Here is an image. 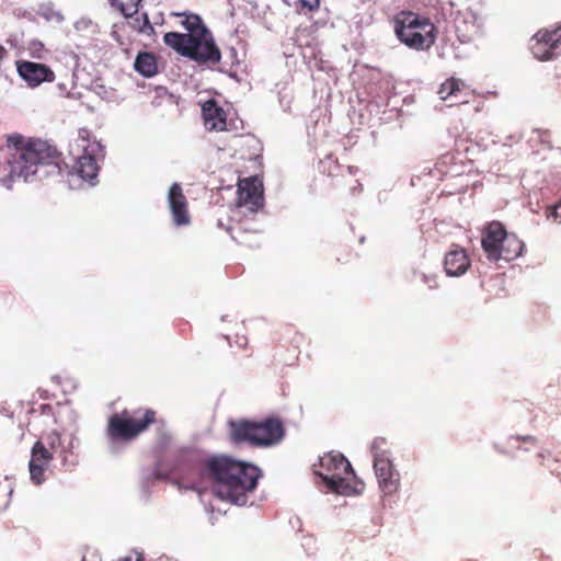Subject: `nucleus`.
Listing matches in <instances>:
<instances>
[{
	"mask_svg": "<svg viewBox=\"0 0 561 561\" xmlns=\"http://www.w3.org/2000/svg\"><path fill=\"white\" fill-rule=\"evenodd\" d=\"M178 16H183V21H181V25L185 27L186 34L183 35H193V36H209L210 32L203 22L199 15L196 14H185L180 13Z\"/></svg>",
	"mask_w": 561,
	"mask_h": 561,
	"instance_id": "nucleus-21",
	"label": "nucleus"
},
{
	"mask_svg": "<svg viewBox=\"0 0 561 561\" xmlns=\"http://www.w3.org/2000/svg\"><path fill=\"white\" fill-rule=\"evenodd\" d=\"M54 459H57V456L32 453L27 468H30V480H32L33 484L39 485L46 481V470L48 469L49 462Z\"/></svg>",
	"mask_w": 561,
	"mask_h": 561,
	"instance_id": "nucleus-18",
	"label": "nucleus"
},
{
	"mask_svg": "<svg viewBox=\"0 0 561 561\" xmlns=\"http://www.w3.org/2000/svg\"><path fill=\"white\" fill-rule=\"evenodd\" d=\"M469 561H474V560H469Z\"/></svg>",
	"mask_w": 561,
	"mask_h": 561,
	"instance_id": "nucleus-34",
	"label": "nucleus"
},
{
	"mask_svg": "<svg viewBox=\"0 0 561 561\" xmlns=\"http://www.w3.org/2000/svg\"><path fill=\"white\" fill-rule=\"evenodd\" d=\"M32 453L58 456L64 467L75 465L72 439H70V436L62 435L57 431H51L41 436L39 440L33 444Z\"/></svg>",
	"mask_w": 561,
	"mask_h": 561,
	"instance_id": "nucleus-11",
	"label": "nucleus"
},
{
	"mask_svg": "<svg viewBox=\"0 0 561 561\" xmlns=\"http://www.w3.org/2000/svg\"><path fill=\"white\" fill-rule=\"evenodd\" d=\"M320 467L323 471L318 472V476L331 492L351 496L363 491V482L355 478L351 463L343 455L327 454L321 458Z\"/></svg>",
	"mask_w": 561,
	"mask_h": 561,
	"instance_id": "nucleus-6",
	"label": "nucleus"
},
{
	"mask_svg": "<svg viewBox=\"0 0 561 561\" xmlns=\"http://www.w3.org/2000/svg\"><path fill=\"white\" fill-rule=\"evenodd\" d=\"M228 440L236 446L245 444L250 447L264 448L278 444L285 435L283 422L277 416L261 421L240 419L228 421Z\"/></svg>",
	"mask_w": 561,
	"mask_h": 561,
	"instance_id": "nucleus-3",
	"label": "nucleus"
},
{
	"mask_svg": "<svg viewBox=\"0 0 561 561\" xmlns=\"http://www.w3.org/2000/svg\"><path fill=\"white\" fill-rule=\"evenodd\" d=\"M12 496V483L7 478H0V513L4 512L10 505Z\"/></svg>",
	"mask_w": 561,
	"mask_h": 561,
	"instance_id": "nucleus-23",
	"label": "nucleus"
},
{
	"mask_svg": "<svg viewBox=\"0 0 561 561\" xmlns=\"http://www.w3.org/2000/svg\"><path fill=\"white\" fill-rule=\"evenodd\" d=\"M559 28L554 31L549 30H540L537 31V34L534 35V39H531V54L536 57L537 60L547 61L553 59L556 54L553 50L558 48V45L561 44V34L558 35Z\"/></svg>",
	"mask_w": 561,
	"mask_h": 561,
	"instance_id": "nucleus-13",
	"label": "nucleus"
},
{
	"mask_svg": "<svg viewBox=\"0 0 561 561\" xmlns=\"http://www.w3.org/2000/svg\"><path fill=\"white\" fill-rule=\"evenodd\" d=\"M515 439L520 443L537 444V438L533 435L515 436Z\"/></svg>",
	"mask_w": 561,
	"mask_h": 561,
	"instance_id": "nucleus-27",
	"label": "nucleus"
},
{
	"mask_svg": "<svg viewBox=\"0 0 561 561\" xmlns=\"http://www.w3.org/2000/svg\"><path fill=\"white\" fill-rule=\"evenodd\" d=\"M134 69L139 75L151 78L158 72V65L156 64V57L150 51L139 53L134 61Z\"/></svg>",
	"mask_w": 561,
	"mask_h": 561,
	"instance_id": "nucleus-20",
	"label": "nucleus"
},
{
	"mask_svg": "<svg viewBox=\"0 0 561 561\" xmlns=\"http://www.w3.org/2000/svg\"><path fill=\"white\" fill-rule=\"evenodd\" d=\"M480 247H482V251L486 254L488 260L492 262L500 260L511 262L519 257L523 251L522 240L516 234L508 233L500 221H490L482 229Z\"/></svg>",
	"mask_w": 561,
	"mask_h": 561,
	"instance_id": "nucleus-8",
	"label": "nucleus"
},
{
	"mask_svg": "<svg viewBox=\"0 0 561 561\" xmlns=\"http://www.w3.org/2000/svg\"><path fill=\"white\" fill-rule=\"evenodd\" d=\"M82 561H85V559H82Z\"/></svg>",
	"mask_w": 561,
	"mask_h": 561,
	"instance_id": "nucleus-33",
	"label": "nucleus"
},
{
	"mask_svg": "<svg viewBox=\"0 0 561 561\" xmlns=\"http://www.w3.org/2000/svg\"><path fill=\"white\" fill-rule=\"evenodd\" d=\"M451 162H453L451 153H445V156H443V157H440V159H438L437 164H435V168H437L438 172L446 173V169L444 167Z\"/></svg>",
	"mask_w": 561,
	"mask_h": 561,
	"instance_id": "nucleus-25",
	"label": "nucleus"
},
{
	"mask_svg": "<svg viewBox=\"0 0 561 561\" xmlns=\"http://www.w3.org/2000/svg\"><path fill=\"white\" fill-rule=\"evenodd\" d=\"M7 56V49L2 46H0V60Z\"/></svg>",
	"mask_w": 561,
	"mask_h": 561,
	"instance_id": "nucleus-28",
	"label": "nucleus"
},
{
	"mask_svg": "<svg viewBox=\"0 0 561 561\" xmlns=\"http://www.w3.org/2000/svg\"><path fill=\"white\" fill-rule=\"evenodd\" d=\"M9 176L30 181L34 178L61 176L59 152L42 139L12 135L7 139Z\"/></svg>",
	"mask_w": 561,
	"mask_h": 561,
	"instance_id": "nucleus-1",
	"label": "nucleus"
},
{
	"mask_svg": "<svg viewBox=\"0 0 561 561\" xmlns=\"http://www.w3.org/2000/svg\"><path fill=\"white\" fill-rule=\"evenodd\" d=\"M121 561H142L139 557H136V560H133L131 558H126L124 560H121Z\"/></svg>",
	"mask_w": 561,
	"mask_h": 561,
	"instance_id": "nucleus-30",
	"label": "nucleus"
},
{
	"mask_svg": "<svg viewBox=\"0 0 561 561\" xmlns=\"http://www.w3.org/2000/svg\"><path fill=\"white\" fill-rule=\"evenodd\" d=\"M204 474L215 483L217 495L224 501L242 505L247 494L256 489L260 469L249 462L219 455L204 460Z\"/></svg>",
	"mask_w": 561,
	"mask_h": 561,
	"instance_id": "nucleus-2",
	"label": "nucleus"
},
{
	"mask_svg": "<svg viewBox=\"0 0 561 561\" xmlns=\"http://www.w3.org/2000/svg\"><path fill=\"white\" fill-rule=\"evenodd\" d=\"M560 207H561V201H560Z\"/></svg>",
	"mask_w": 561,
	"mask_h": 561,
	"instance_id": "nucleus-32",
	"label": "nucleus"
},
{
	"mask_svg": "<svg viewBox=\"0 0 561 561\" xmlns=\"http://www.w3.org/2000/svg\"><path fill=\"white\" fill-rule=\"evenodd\" d=\"M319 3H321V0H300L302 8L310 12L319 10Z\"/></svg>",
	"mask_w": 561,
	"mask_h": 561,
	"instance_id": "nucleus-26",
	"label": "nucleus"
},
{
	"mask_svg": "<svg viewBox=\"0 0 561 561\" xmlns=\"http://www.w3.org/2000/svg\"><path fill=\"white\" fill-rule=\"evenodd\" d=\"M162 440H164V443H168L169 440V435L167 432H162Z\"/></svg>",
	"mask_w": 561,
	"mask_h": 561,
	"instance_id": "nucleus-29",
	"label": "nucleus"
},
{
	"mask_svg": "<svg viewBox=\"0 0 561 561\" xmlns=\"http://www.w3.org/2000/svg\"><path fill=\"white\" fill-rule=\"evenodd\" d=\"M99 151V144L91 141L88 136L81 134L79 139L75 140L73 153L75 165L73 172L77 176L84 181H91L98 175V162L95 153Z\"/></svg>",
	"mask_w": 561,
	"mask_h": 561,
	"instance_id": "nucleus-10",
	"label": "nucleus"
},
{
	"mask_svg": "<svg viewBox=\"0 0 561 561\" xmlns=\"http://www.w3.org/2000/svg\"><path fill=\"white\" fill-rule=\"evenodd\" d=\"M140 1L142 0H110V3L111 7L118 10L126 19H129L139 11Z\"/></svg>",
	"mask_w": 561,
	"mask_h": 561,
	"instance_id": "nucleus-22",
	"label": "nucleus"
},
{
	"mask_svg": "<svg viewBox=\"0 0 561 561\" xmlns=\"http://www.w3.org/2000/svg\"><path fill=\"white\" fill-rule=\"evenodd\" d=\"M168 207L172 213L173 225L181 227L190 224V215H187V203L184 193H182L181 184L173 183L168 191Z\"/></svg>",
	"mask_w": 561,
	"mask_h": 561,
	"instance_id": "nucleus-15",
	"label": "nucleus"
},
{
	"mask_svg": "<svg viewBox=\"0 0 561 561\" xmlns=\"http://www.w3.org/2000/svg\"><path fill=\"white\" fill-rule=\"evenodd\" d=\"M16 72L31 88L39 87L42 83H51L56 79L54 71L48 66L34 61H16Z\"/></svg>",
	"mask_w": 561,
	"mask_h": 561,
	"instance_id": "nucleus-12",
	"label": "nucleus"
},
{
	"mask_svg": "<svg viewBox=\"0 0 561 561\" xmlns=\"http://www.w3.org/2000/svg\"><path fill=\"white\" fill-rule=\"evenodd\" d=\"M131 25H134V28L138 30V32L141 33H146L147 31L152 32V26H150V23L148 22V18L146 16V14L136 19V21H134Z\"/></svg>",
	"mask_w": 561,
	"mask_h": 561,
	"instance_id": "nucleus-24",
	"label": "nucleus"
},
{
	"mask_svg": "<svg viewBox=\"0 0 561 561\" xmlns=\"http://www.w3.org/2000/svg\"><path fill=\"white\" fill-rule=\"evenodd\" d=\"M156 423L160 424V428L165 427V422L159 421L156 417V411L150 408L123 410L110 415L105 436L111 444H129Z\"/></svg>",
	"mask_w": 561,
	"mask_h": 561,
	"instance_id": "nucleus-4",
	"label": "nucleus"
},
{
	"mask_svg": "<svg viewBox=\"0 0 561 561\" xmlns=\"http://www.w3.org/2000/svg\"><path fill=\"white\" fill-rule=\"evenodd\" d=\"M438 98L444 101L451 100V98H459L462 94H468L467 85L462 80L450 77L445 80V82L440 83L437 91Z\"/></svg>",
	"mask_w": 561,
	"mask_h": 561,
	"instance_id": "nucleus-19",
	"label": "nucleus"
},
{
	"mask_svg": "<svg viewBox=\"0 0 561 561\" xmlns=\"http://www.w3.org/2000/svg\"><path fill=\"white\" fill-rule=\"evenodd\" d=\"M262 183L256 178L243 179L238 184V205L255 213L262 207Z\"/></svg>",
	"mask_w": 561,
	"mask_h": 561,
	"instance_id": "nucleus-14",
	"label": "nucleus"
},
{
	"mask_svg": "<svg viewBox=\"0 0 561 561\" xmlns=\"http://www.w3.org/2000/svg\"><path fill=\"white\" fill-rule=\"evenodd\" d=\"M370 453L375 457V474L378 479V485H380L383 494L391 495L398 489V473L392 467L391 459H389L387 439L376 437L370 444Z\"/></svg>",
	"mask_w": 561,
	"mask_h": 561,
	"instance_id": "nucleus-9",
	"label": "nucleus"
},
{
	"mask_svg": "<svg viewBox=\"0 0 561 561\" xmlns=\"http://www.w3.org/2000/svg\"><path fill=\"white\" fill-rule=\"evenodd\" d=\"M202 119L209 131L221 133L226 130V111L216 102L209 99L202 104Z\"/></svg>",
	"mask_w": 561,
	"mask_h": 561,
	"instance_id": "nucleus-16",
	"label": "nucleus"
},
{
	"mask_svg": "<svg viewBox=\"0 0 561 561\" xmlns=\"http://www.w3.org/2000/svg\"><path fill=\"white\" fill-rule=\"evenodd\" d=\"M234 241H237V242H240V243H241V240H239L237 237H234Z\"/></svg>",
	"mask_w": 561,
	"mask_h": 561,
	"instance_id": "nucleus-31",
	"label": "nucleus"
},
{
	"mask_svg": "<svg viewBox=\"0 0 561 561\" xmlns=\"http://www.w3.org/2000/svg\"><path fill=\"white\" fill-rule=\"evenodd\" d=\"M164 44L195 62H220V50L216 47L213 35H183L179 32H169L164 34Z\"/></svg>",
	"mask_w": 561,
	"mask_h": 561,
	"instance_id": "nucleus-7",
	"label": "nucleus"
},
{
	"mask_svg": "<svg viewBox=\"0 0 561 561\" xmlns=\"http://www.w3.org/2000/svg\"><path fill=\"white\" fill-rule=\"evenodd\" d=\"M470 267V259H468L465 249L454 245L445 254V272L450 277H459L467 273Z\"/></svg>",
	"mask_w": 561,
	"mask_h": 561,
	"instance_id": "nucleus-17",
	"label": "nucleus"
},
{
	"mask_svg": "<svg viewBox=\"0 0 561 561\" xmlns=\"http://www.w3.org/2000/svg\"><path fill=\"white\" fill-rule=\"evenodd\" d=\"M393 31L399 42L415 51H425L436 42V27L433 22L412 11L396 14Z\"/></svg>",
	"mask_w": 561,
	"mask_h": 561,
	"instance_id": "nucleus-5",
	"label": "nucleus"
}]
</instances>
